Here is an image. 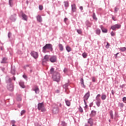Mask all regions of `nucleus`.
Masks as SVG:
<instances>
[{
  "instance_id": "f257e3e1",
  "label": "nucleus",
  "mask_w": 126,
  "mask_h": 126,
  "mask_svg": "<svg viewBox=\"0 0 126 126\" xmlns=\"http://www.w3.org/2000/svg\"><path fill=\"white\" fill-rule=\"evenodd\" d=\"M46 50H49L52 52L53 51L52 44H47L45 46L43 47L42 51L43 53H45L46 52Z\"/></svg>"
},
{
  "instance_id": "f03ea898",
  "label": "nucleus",
  "mask_w": 126,
  "mask_h": 126,
  "mask_svg": "<svg viewBox=\"0 0 126 126\" xmlns=\"http://www.w3.org/2000/svg\"><path fill=\"white\" fill-rule=\"evenodd\" d=\"M53 78L54 81H57V82H60L61 79V75L59 73L55 72L53 75Z\"/></svg>"
},
{
  "instance_id": "7ed1b4c3",
  "label": "nucleus",
  "mask_w": 126,
  "mask_h": 126,
  "mask_svg": "<svg viewBox=\"0 0 126 126\" xmlns=\"http://www.w3.org/2000/svg\"><path fill=\"white\" fill-rule=\"evenodd\" d=\"M38 109L40 110L42 112H44L46 111L44 104L42 102L38 104Z\"/></svg>"
},
{
  "instance_id": "20e7f679",
  "label": "nucleus",
  "mask_w": 126,
  "mask_h": 126,
  "mask_svg": "<svg viewBox=\"0 0 126 126\" xmlns=\"http://www.w3.org/2000/svg\"><path fill=\"white\" fill-rule=\"evenodd\" d=\"M50 56L49 55H45L44 58L42 59V64L45 65L47 62H49Z\"/></svg>"
},
{
  "instance_id": "39448f33",
  "label": "nucleus",
  "mask_w": 126,
  "mask_h": 126,
  "mask_svg": "<svg viewBox=\"0 0 126 126\" xmlns=\"http://www.w3.org/2000/svg\"><path fill=\"white\" fill-rule=\"evenodd\" d=\"M121 25L120 24H115L111 27V29L114 31H116V29H119L121 28Z\"/></svg>"
},
{
  "instance_id": "423d86ee",
  "label": "nucleus",
  "mask_w": 126,
  "mask_h": 126,
  "mask_svg": "<svg viewBox=\"0 0 126 126\" xmlns=\"http://www.w3.org/2000/svg\"><path fill=\"white\" fill-rule=\"evenodd\" d=\"M31 56L35 59H36L38 58V57L39 56V55L38 54V53L35 51H32L31 53Z\"/></svg>"
},
{
  "instance_id": "0eeeda50",
  "label": "nucleus",
  "mask_w": 126,
  "mask_h": 126,
  "mask_svg": "<svg viewBox=\"0 0 126 126\" xmlns=\"http://www.w3.org/2000/svg\"><path fill=\"white\" fill-rule=\"evenodd\" d=\"M90 92H88L87 93H86L85 94V95H84V101L85 102L86 101H87L89 99V98L90 97Z\"/></svg>"
},
{
  "instance_id": "6e6552de",
  "label": "nucleus",
  "mask_w": 126,
  "mask_h": 126,
  "mask_svg": "<svg viewBox=\"0 0 126 126\" xmlns=\"http://www.w3.org/2000/svg\"><path fill=\"white\" fill-rule=\"evenodd\" d=\"M50 61L53 63L56 62L57 57L56 56H52V57L50 58Z\"/></svg>"
},
{
  "instance_id": "1a4fd4ad",
  "label": "nucleus",
  "mask_w": 126,
  "mask_h": 126,
  "mask_svg": "<svg viewBox=\"0 0 126 126\" xmlns=\"http://www.w3.org/2000/svg\"><path fill=\"white\" fill-rule=\"evenodd\" d=\"M94 125L93 121L92 119H89L88 122V124L86 125L85 126H93Z\"/></svg>"
},
{
  "instance_id": "9d476101",
  "label": "nucleus",
  "mask_w": 126,
  "mask_h": 126,
  "mask_svg": "<svg viewBox=\"0 0 126 126\" xmlns=\"http://www.w3.org/2000/svg\"><path fill=\"white\" fill-rule=\"evenodd\" d=\"M7 88L10 91H13L14 89L13 84H10V85H8Z\"/></svg>"
},
{
  "instance_id": "9b49d317",
  "label": "nucleus",
  "mask_w": 126,
  "mask_h": 126,
  "mask_svg": "<svg viewBox=\"0 0 126 126\" xmlns=\"http://www.w3.org/2000/svg\"><path fill=\"white\" fill-rule=\"evenodd\" d=\"M71 7H72V11L73 12H75L76 11L77 8L75 4H73V5H72Z\"/></svg>"
},
{
  "instance_id": "f8f14e48",
  "label": "nucleus",
  "mask_w": 126,
  "mask_h": 126,
  "mask_svg": "<svg viewBox=\"0 0 126 126\" xmlns=\"http://www.w3.org/2000/svg\"><path fill=\"white\" fill-rule=\"evenodd\" d=\"M65 102L66 106L70 107L71 105V102L68 99H65Z\"/></svg>"
},
{
  "instance_id": "ddd939ff",
  "label": "nucleus",
  "mask_w": 126,
  "mask_h": 126,
  "mask_svg": "<svg viewBox=\"0 0 126 126\" xmlns=\"http://www.w3.org/2000/svg\"><path fill=\"white\" fill-rule=\"evenodd\" d=\"M100 29L102 31V32L104 33H107V30L106 29H105V28H103L102 26H100Z\"/></svg>"
},
{
  "instance_id": "4468645a",
  "label": "nucleus",
  "mask_w": 126,
  "mask_h": 126,
  "mask_svg": "<svg viewBox=\"0 0 126 126\" xmlns=\"http://www.w3.org/2000/svg\"><path fill=\"white\" fill-rule=\"evenodd\" d=\"M33 91L35 92V94H37L39 93V88L37 86H35V88L33 89Z\"/></svg>"
},
{
  "instance_id": "2eb2a0df",
  "label": "nucleus",
  "mask_w": 126,
  "mask_h": 126,
  "mask_svg": "<svg viewBox=\"0 0 126 126\" xmlns=\"http://www.w3.org/2000/svg\"><path fill=\"white\" fill-rule=\"evenodd\" d=\"M22 17L25 21L28 20V16L25 14L22 13Z\"/></svg>"
},
{
  "instance_id": "dca6fc26",
  "label": "nucleus",
  "mask_w": 126,
  "mask_h": 126,
  "mask_svg": "<svg viewBox=\"0 0 126 126\" xmlns=\"http://www.w3.org/2000/svg\"><path fill=\"white\" fill-rule=\"evenodd\" d=\"M107 95L106 94H102L101 96V98L102 100H104L106 99Z\"/></svg>"
},
{
  "instance_id": "f3484780",
  "label": "nucleus",
  "mask_w": 126,
  "mask_h": 126,
  "mask_svg": "<svg viewBox=\"0 0 126 126\" xmlns=\"http://www.w3.org/2000/svg\"><path fill=\"white\" fill-rule=\"evenodd\" d=\"M96 105H97L98 107H99L101 103V100L100 99H96Z\"/></svg>"
},
{
  "instance_id": "a211bd4d",
  "label": "nucleus",
  "mask_w": 126,
  "mask_h": 126,
  "mask_svg": "<svg viewBox=\"0 0 126 126\" xmlns=\"http://www.w3.org/2000/svg\"><path fill=\"white\" fill-rule=\"evenodd\" d=\"M37 20L38 22H41L42 21V18L40 15L37 16Z\"/></svg>"
},
{
  "instance_id": "6ab92c4d",
  "label": "nucleus",
  "mask_w": 126,
  "mask_h": 126,
  "mask_svg": "<svg viewBox=\"0 0 126 126\" xmlns=\"http://www.w3.org/2000/svg\"><path fill=\"white\" fill-rule=\"evenodd\" d=\"M66 51H67L68 52H70L71 51V47H70L68 46H67L66 47Z\"/></svg>"
},
{
  "instance_id": "aec40b11",
  "label": "nucleus",
  "mask_w": 126,
  "mask_h": 126,
  "mask_svg": "<svg viewBox=\"0 0 126 126\" xmlns=\"http://www.w3.org/2000/svg\"><path fill=\"white\" fill-rule=\"evenodd\" d=\"M20 86H21L22 88H25V86L24 85V83L23 82H20Z\"/></svg>"
},
{
  "instance_id": "412c9836",
  "label": "nucleus",
  "mask_w": 126,
  "mask_h": 126,
  "mask_svg": "<svg viewBox=\"0 0 126 126\" xmlns=\"http://www.w3.org/2000/svg\"><path fill=\"white\" fill-rule=\"evenodd\" d=\"M6 60H7V58H3L2 59V61L1 62V63H6Z\"/></svg>"
},
{
  "instance_id": "4be33fe9",
  "label": "nucleus",
  "mask_w": 126,
  "mask_h": 126,
  "mask_svg": "<svg viewBox=\"0 0 126 126\" xmlns=\"http://www.w3.org/2000/svg\"><path fill=\"white\" fill-rule=\"evenodd\" d=\"M53 112L54 114H58L59 113V111L57 110V108H54Z\"/></svg>"
},
{
  "instance_id": "5701e85b",
  "label": "nucleus",
  "mask_w": 126,
  "mask_h": 126,
  "mask_svg": "<svg viewBox=\"0 0 126 126\" xmlns=\"http://www.w3.org/2000/svg\"><path fill=\"white\" fill-rule=\"evenodd\" d=\"M59 49L60 51H63V45L62 44H59Z\"/></svg>"
},
{
  "instance_id": "b1692460",
  "label": "nucleus",
  "mask_w": 126,
  "mask_h": 126,
  "mask_svg": "<svg viewBox=\"0 0 126 126\" xmlns=\"http://www.w3.org/2000/svg\"><path fill=\"white\" fill-rule=\"evenodd\" d=\"M120 50L122 52H125L126 51V47H122L120 48Z\"/></svg>"
},
{
  "instance_id": "393cba45",
  "label": "nucleus",
  "mask_w": 126,
  "mask_h": 126,
  "mask_svg": "<svg viewBox=\"0 0 126 126\" xmlns=\"http://www.w3.org/2000/svg\"><path fill=\"white\" fill-rule=\"evenodd\" d=\"M88 55L86 53L84 52L82 54V56L84 59H86Z\"/></svg>"
},
{
  "instance_id": "a878e982",
  "label": "nucleus",
  "mask_w": 126,
  "mask_h": 126,
  "mask_svg": "<svg viewBox=\"0 0 126 126\" xmlns=\"http://www.w3.org/2000/svg\"><path fill=\"white\" fill-rule=\"evenodd\" d=\"M100 32H101L100 30H99V29H97V30H96V31H95V32L98 35H99L100 34Z\"/></svg>"
},
{
  "instance_id": "bb28decb",
  "label": "nucleus",
  "mask_w": 126,
  "mask_h": 126,
  "mask_svg": "<svg viewBox=\"0 0 126 126\" xmlns=\"http://www.w3.org/2000/svg\"><path fill=\"white\" fill-rule=\"evenodd\" d=\"M80 81H81V84L83 85V87H85V86L84 85V84L83 79V78L81 79Z\"/></svg>"
},
{
  "instance_id": "cd10ccee",
  "label": "nucleus",
  "mask_w": 126,
  "mask_h": 126,
  "mask_svg": "<svg viewBox=\"0 0 126 126\" xmlns=\"http://www.w3.org/2000/svg\"><path fill=\"white\" fill-rule=\"evenodd\" d=\"M64 6H65V7H68V6H69L68 2L67 1L64 2Z\"/></svg>"
},
{
  "instance_id": "c85d7f7f",
  "label": "nucleus",
  "mask_w": 126,
  "mask_h": 126,
  "mask_svg": "<svg viewBox=\"0 0 126 126\" xmlns=\"http://www.w3.org/2000/svg\"><path fill=\"white\" fill-rule=\"evenodd\" d=\"M50 72L51 74H53L54 75V73H55L54 68H51V69L50 70Z\"/></svg>"
},
{
  "instance_id": "c756f323",
  "label": "nucleus",
  "mask_w": 126,
  "mask_h": 126,
  "mask_svg": "<svg viewBox=\"0 0 126 126\" xmlns=\"http://www.w3.org/2000/svg\"><path fill=\"white\" fill-rule=\"evenodd\" d=\"M100 94H97V95H96V99L100 100Z\"/></svg>"
},
{
  "instance_id": "7c9ffc66",
  "label": "nucleus",
  "mask_w": 126,
  "mask_h": 126,
  "mask_svg": "<svg viewBox=\"0 0 126 126\" xmlns=\"http://www.w3.org/2000/svg\"><path fill=\"white\" fill-rule=\"evenodd\" d=\"M61 125L62 126H67V124L64 122H62Z\"/></svg>"
},
{
  "instance_id": "2f4dec72",
  "label": "nucleus",
  "mask_w": 126,
  "mask_h": 126,
  "mask_svg": "<svg viewBox=\"0 0 126 126\" xmlns=\"http://www.w3.org/2000/svg\"><path fill=\"white\" fill-rule=\"evenodd\" d=\"M67 86H68L67 84L63 85V88H64V89H65V91H66Z\"/></svg>"
},
{
  "instance_id": "473e14b6",
  "label": "nucleus",
  "mask_w": 126,
  "mask_h": 126,
  "mask_svg": "<svg viewBox=\"0 0 126 126\" xmlns=\"http://www.w3.org/2000/svg\"><path fill=\"white\" fill-rule=\"evenodd\" d=\"M110 47V44L108 42H107V45L105 46V48H106V49H109Z\"/></svg>"
},
{
  "instance_id": "72a5a7b5",
  "label": "nucleus",
  "mask_w": 126,
  "mask_h": 126,
  "mask_svg": "<svg viewBox=\"0 0 126 126\" xmlns=\"http://www.w3.org/2000/svg\"><path fill=\"white\" fill-rule=\"evenodd\" d=\"M110 114L111 118L112 119H113L114 118V116H113V112H111Z\"/></svg>"
},
{
  "instance_id": "f704fd0d",
  "label": "nucleus",
  "mask_w": 126,
  "mask_h": 126,
  "mask_svg": "<svg viewBox=\"0 0 126 126\" xmlns=\"http://www.w3.org/2000/svg\"><path fill=\"white\" fill-rule=\"evenodd\" d=\"M93 19H94V20H95V21L97 20V18L96 17V16H95V13H94V15H93Z\"/></svg>"
},
{
  "instance_id": "c9c22d12",
  "label": "nucleus",
  "mask_w": 126,
  "mask_h": 126,
  "mask_svg": "<svg viewBox=\"0 0 126 126\" xmlns=\"http://www.w3.org/2000/svg\"><path fill=\"white\" fill-rule=\"evenodd\" d=\"M25 113H26V111L25 110H22V112H21V116H22L23 115H24Z\"/></svg>"
},
{
  "instance_id": "e433bc0d",
  "label": "nucleus",
  "mask_w": 126,
  "mask_h": 126,
  "mask_svg": "<svg viewBox=\"0 0 126 126\" xmlns=\"http://www.w3.org/2000/svg\"><path fill=\"white\" fill-rule=\"evenodd\" d=\"M92 114L93 115V116H95L96 115V112L94 111H92Z\"/></svg>"
},
{
  "instance_id": "4c0bfd02",
  "label": "nucleus",
  "mask_w": 126,
  "mask_h": 126,
  "mask_svg": "<svg viewBox=\"0 0 126 126\" xmlns=\"http://www.w3.org/2000/svg\"><path fill=\"white\" fill-rule=\"evenodd\" d=\"M77 32L79 34H81V33H82L81 30H77Z\"/></svg>"
},
{
  "instance_id": "58836bf2",
  "label": "nucleus",
  "mask_w": 126,
  "mask_h": 126,
  "mask_svg": "<svg viewBox=\"0 0 126 126\" xmlns=\"http://www.w3.org/2000/svg\"><path fill=\"white\" fill-rule=\"evenodd\" d=\"M17 100L19 101H21L22 100L21 96H19L17 97Z\"/></svg>"
},
{
  "instance_id": "ea45409f",
  "label": "nucleus",
  "mask_w": 126,
  "mask_h": 126,
  "mask_svg": "<svg viewBox=\"0 0 126 126\" xmlns=\"http://www.w3.org/2000/svg\"><path fill=\"white\" fill-rule=\"evenodd\" d=\"M79 111L81 112V113H82L83 112V109L81 107V106H79Z\"/></svg>"
},
{
  "instance_id": "a19ab883",
  "label": "nucleus",
  "mask_w": 126,
  "mask_h": 126,
  "mask_svg": "<svg viewBox=\"0 0 126 126\" xmlns=\"http://www.w3.org/2000/svg\"><path fill=\"white\" fill-rule=\"evenodd\" d=\"M84 103H85V109H87L88 108V105H87V102L86 101H84Z\"/></svg>"
},
{
  "instance_id": "79ce46f5",
  "label": "nucleus",
  "mask_w": 126,
  "mask_h": 126,
  "mask_svg": "<svg viewBox=\"0 0 126 126\" xmlns=\"http://www.w3.org/2000/svg\"><path fill=\"white\" fill-rule=\"evenodd\" d=\"M111 36H114L116 35V33H115V32H111Z\"/></svg>"
},
{
  "instance_id": "37998d69",
  "label": "nucleus",
  "mask_w": 126,
  "mask_h": 126,
  "mask_svg": "<svg viewBox=\"0 0 126 126\" xmlns=\"http://www.w3.org/2000/svg\"><path fill=\"white\" fill-rule=\"evenodd\" d=\"M12 80L10 78H9L7 81L6 82L7 83H10L11 82Z\"/></svg>"
},
{
  "instance_id": "c03bdc74",
  "label": "nucleus",
  "mask_w": 126,
  "mask_h": 126,
  "mask_svg": "<svg viewBox=\"0 0 126 126\" xmlns=\"http://www.w3.org/2000/svg\"><path fill=\"white\" fill-rule=\"evenodd\" d=\"M12 1H13L12 0H9V4L10 6H11L12 5Z\"/></svg>"
},
{
  "instance_id": "a18cd8bd",
  "label": "nucleus",
  "mask_w": 126,
  "mask_h": 126,
  "mask_svg": "<svg viewBox=\"0 0 126 126\" xmlns=\"http://www.w3.org/2000/svg\"><path fill=\"white\" fill-rule=\"evenodd\" d=\"M39 8L40 10H42V9H43V6L42 5H39Z\"/></svg>"
},
{
  "instance_id": "49530a36",
  "label": "nucleus",
  "mask_w": 126,
  "mask_h": 126,
  "mask_svg": "<svg viewBox=\"0 0 126 126\" xmlns=\"http://www.w3.org/2000/svg\"><path fill=\"white\" fill-rule=\"evenodd\" d=\"M67 69L66 68H64V69H63V72L64 73H66L67 71Z\"/></svg>"
},
{
  "instance_id": "de8ad7c7",
  "label": "nucleus",
  "mask_w": 126,
  "mask_h": 126,
  "mask_svg": "<svg viewBox=\"0 0 126 126\" xmlns=\"http://www.w3.org/2000/svg\"><path fill=\"white\" fill-rule=\"evenodd\" d=\"M123 101L124 102H126V97H123Z\"/></svg>"
},
{
  "instance_id": "09e8293b",
  "label": "nucleus",
  "mask_w": 126,
  "mask_h": 126,
  "mask_svg": "<svg viewBox=\"0 0 126 126\" xmlns=\"http://www.w3.org/2000/svg\"><path fill=\"white\" fill-rule=\"evenodd\" d=\"M118 10H119V8H115V11L116 12H117Z\"/></svg>"
},
{
  "instance_id": "8fccbe9b",
  "label": "nucleus",
  "mask_w": 126,
  "mask_h": 126,
  "mask_svg": "<svg viewBox=\"0 0 126 126\" xmlns=\"http://www.w3.org/2000/svg\"><path fill=\"white\" fill-rule=\"evenodd\" d=\"M112 19L114 21H116V17L115 16H112Z\"/></svg>"
},
{
  "instance_id": "3c124183",
  "label": "nucleus",
  "mask_w": 126,
  "mask_h": 126,
  "mask_svg": "<svg viewBox=\"0 0 126 126\" xmlns=\"http://www.w3.org/2000/svg\"><path fill=\"white\" fill-rule=\"evenodd\" d=\"M92 80H93V82H94L95 81V77H93L92 78Z\"/></svg>"
},
{
  "instance_id": "603ef678",
  "label": "nucleus",
  "mask_w": 126,
  "mask_h": 126,
  "mask_svg": "<svg viewBox=\"0 0 126 126\" xmlns=\"http://www.w3.org/2000/svg\"><path fill=\"white\" fill-rule=\"evenodd\" d=\"M68 20V19L67 18H65L64 19V22H66Z\"/></svg>"
},
{
  "instance_id": "864d4df0",
  "label": "nucleus",
  "mask_w": 126,
  "mask_h": 126,
  "mask_svg": "<svg viewBox=\"0 0 126 126\" xmlns=\"http://www.w3.org/2000/svg\"><path fill=\"white\" fill-rule=\"evenodd\" d=\"M8 35V37L10 38V36L11 35V33L10 32H9Z\"/></svg>"
},
{
  "instance_id": "5fc2aeb1",
  "label": "nucleus",
  "mask_w": 126,
  "mask_h": 126,
  "mask_svg": "<svg viewBox=\"0 0 126 126\" xmlns=\"http://www.w3.org/2000/svg\"><path fill=\"white\" fill-rule=\"evenodd\" d=\"M118 55H119V53H117L115 55V58H116V59H117V58H118Z\"/></svg>"
},
{
  "instance_id": "6e6d98bb",
  "label": "nucleus",
  "mask_w": 126,
  "mask_h": 126,
  "mask_svg": "<svg viewBox=\"0 0 126 126\" xmlns=\"http://www.w3.org/2000/svg\"><path fill=\"white\" fill-rule=\"evenodd\" d=\"M23 78H27V76L25 75H23Z\"/></svg>"
},
{
  "instance_id": "4d7b16f0",
  "label": "nucleus",
  "mask_w": 126,
  "mask_h": 126,
  "mask_svg": "<svg viewBox=\"0 0 126 126\" xmlns=\"http://www.w3.org/2000/svg\"><path fill=\"white\" fill-rule=\"evenodd\" d=\"M114 94H115V93H114V91L112 90V95H114Z\"/></svg>"
},
{
  "instance_id": "13d9d810",
  "label": "nucleus",
  "mask_w": 126,
  "mask_h": 126,
  "mask_svg": "<svg viewBox=\"0 0 126 126\" xmlns=\"http://www.w3.org/2000/svg\"><path fill=\"white\" fill-rule=\"evenodd\" d=\"M80 9H81V10H83V8L82 6H80Z\"/></svg>"
},
{
  "instance_id": "bf43d9fd",
  "label": "nucleus",
  "mask_w": 126,
  "mask_h": 126,
  "mask_svg": "<svg viewBox=\"0 0 126 126\" xmlns=\"http://www.w3.org/2000/svg\"><path fill=\"white\" fill-rule=\"evenodd\" d=\"M120 105H121V107H123L124 106V104L122 103H120Z\"/></svg>"
},
{
  "instance_id": "052dcab7",
  "label": "nucleus",
  "mask_w": 126,
  "mask_h": 126,
  "mask_svg": "<svg viewBox=\"0 0 126 126\" xmlns=\"http://www.w3.org/2000/svg\"><path fill=\"white\" fill-rule=\"evenodd\" d=\"M3 50H4V48L3 47H1L0 50L1 51H3Z\"/></svg>"
},
{
  "instance_id": "680f3d73",
  "label": "nucleus",
  "mask_w": 126,
  "mask_h": 126,
  "mask_svg": "<svg viewBox=\"0 0 126 126\" xmlns=\"http://www.w3.org/2000/svg\"><path fill=\"white\" fill-rule=\"evenodd\" d=\"M13 79L15 81V78L14 77Z\"/></svg>"
},
{
  "instance_id": "e2e57ef3",
  "label": "nucleus",
  "mask_w": 126,
  "mask_h": 126,
  "mask_svg": "<svg viewBox=\"0 0 126 126\" xmlns=\"http://www.w3.org/2000/svg\"><path fill=\"white\" fill-rule=\"evenodd\" d=\"M109 122H110V121H111V120H109Z\"/></svg>"
},
{
  "instance_id": "0e129e2a",
  "label": "nucleus",
  "mask_w": 126,
  "mask_h": 126,
  "mask_svg": "<svg viewBox=\"0 0 126 126\" xmlns=\"http://www.w3.org/2000/svg\"><path fill=\"white\" fill-rule=\"evenodd\" d=\"M32 72V70H31V72Z\"/></svg>"
}]
</instances>
